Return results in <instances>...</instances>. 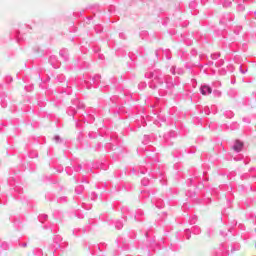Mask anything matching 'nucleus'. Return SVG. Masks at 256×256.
I'll return each instance as SVG.
<instances>
[{
  "label": "nucleus",
  "mask_w": 256,
  "mask_h": 256,
  "mask_svg": "<svg viewBox=\"0 0 256 256\" xmlns=\"http://www.w3.org/2000/svg\"><path fill=\"white\" fill-rule=\"evenodd\" d=\"M243 147H244V143L242 141L237 140L235 141L232 149L233 151H236L237 153H239L240 151H242Z\"/></svg>",
  "instance_id": "f257e3e1"
},
{
  "label": "nucleus",
  "mask_w": 256,
  "mask_h": 256,
  "mask_svg": "<svg viewBox=\"0 0 256 256\" xmlns=\"http://www.w3.org/2000/svg\"><path fill=\"white\" fill-rule=\"evenodd\" d=\"M213 91L212 87H210L209 85H203L201 87V93L202 95H207V94H211Z\"/></svg>",
  "instance_id": "f03ea898"
}]
</instances>
